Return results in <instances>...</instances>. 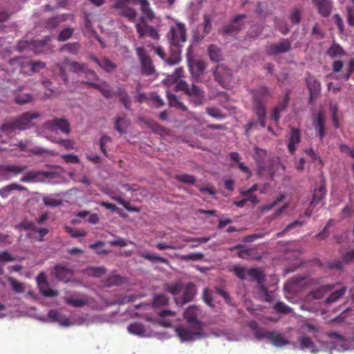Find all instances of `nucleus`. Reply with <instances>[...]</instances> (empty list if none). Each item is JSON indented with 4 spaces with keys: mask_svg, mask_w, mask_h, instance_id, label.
<instances>
[{
    "mask_svg": "<svg viewBox=\"0 0 354 354\" xmlns=\"http://www.w3.org/2000/svg\"><path fill=\"white\" fill-rule=\"evenodd\" d=\"M37 283L39 286L40 290L42 294L46 297H55L58 295L57 290L51 288H47L48 281L46 276L44 272H41L37 277Z\"/></svg>",
    "mask_w": 354,
    "mask_h": 354,
    "instance_id": "aec40b11",
    "label": "nucleus"
},
{
    "mask_svg": "<svg viewBox=\"0 0 354 354\" xmlns=\"http://www.w3.org/2000/svg\"><path fill=\"white\" fill-rule=\"evenodd\" d=\"M252 94V111L257 118L261 127H266V102L272 98L273 93L266 85H259L250 91Z\"/></svg>",
    "mask_w": 354,
    "mask_h": 354,
    "instance_id": "f03ea898",
    "label": "nucleus"
},
{
    "mask_svg": "<svg viewBox=\"0 0 354 354\" xmlns=\"http://www.w3.org/2000/svg\"><path fill=\"white\" fill-rule=\"evenodd\" d=\"M64 230L71 235V237L73 238L84 237L87 234V232L84 230L76 231L70 226H65Z\"/></svg>",
    "mask_w": 354,
    "mask_h": 354,
    "instance_id": "bf43d9fd",
    "label": "nucleus"
},
{
    "mask_svg": "<svg viewBox=\"0 0 354 354\" xmlns=\"http://www.w3.org/2000/svg\"><path fill=\"white\" fill-rule=\"evenodd\" d=\"M313 3L317 9L318 13L323 17H327L330 15L333 4L330 0H312Z\"/></svg>",
    "mask_w": 354,
    "mask_h": 354,
    "instance_id": "6ab92c4d",
    "label": "nucleus"
},
{
    "mask_svg": "<svg viewBox=\"0 0 354 354\" xmlns=\"http://www.w3.org/2000/svg\"><path fill=\"white\" fill-rule=\"evenodd\" d=\"M167 98L168 100L169 105L171 107H174L178 109H180L183 111H185L187 110V106L180 102L176 95L172 94L169 93V91L167 92Z\"/></svg>",
    "mask_w": 354,
    "mask_h": 354,
    "instance_id": "c9c22d12",
    "label": "nucleus"
},
{
    "mask_svg": "<svg viewBox=\"0 0 354 354\" xmlns=\"http://www.w3.org/2000/svg\"><path fill=\"white\" fill-rule=\"evenodd\" d=\"M9 65H15L19 64V71L21 73H27L26 68H30V61L23 57H17L10 59L8 62Z\"/></svg>",
    "mask_w": 354,
    "mask_h": 354,
    "instance_id": "72a5a7b5",
    "label": "nucleus"
},
{
    "mask_svg": "<svg viewBox=\"0 0 354 354\" xmlns=\"http://www.w3.org/2000/svg\"><path fill=\"white\" fill-rule=\"evenodd\" d=\"M232 271L238 278L241 280H245L246 279V277L249 276L250 269L247 270L244 266L236 265L233 266Z\"/></svg>",
    "mask_w": 354,
    "mask_h": 354,
    "instance_id": "8fccbe9b",
    "label": "nucleus"
},
{
    "mask_svg": "<svg viewBox=\"0 0 354 354\" xmlns=\"http://www.w3.org/2000/svg\"><path fill=\"white\" fill-rule=\"evenodd\" d=\"M26 167H20L15 165H0V180H8L10 179V173L18 174L23 172Z\"/></svg>",
    "mask_w": 354,
    "mask_h": 354,
    "instance_id": "2eb2a0df",
    "label": "nucleus"
},
{
    "mask_svg": "<svg viewBox=\"0 0 354 354\" xmlns=\"http://www.w3.org/2000/svg\"><path fill=\"white\" fill-rule=\"evenodd\" d=\"M250 279L255 280L257 282L259 290L268 296V291L264 285L265 274L263 270L259 268H252L249 272Z\"/></svg>",
    "mask_w": 354,
    "mask_h": 354,
    "instance_id": "ddd939ff",
    "label": "nucleus"
},
{
    "mask_svg": "<svg viewBox=\"0 0 354 354\" xmlns=\"http://www.w3.org/2000/svg\"><path fill=\"white\" fill-rule=\"evenodd\" d=\"M129 125L130 122L125 115L118 116L115 120V129L120 133H126Z\"/></svg>",
    "mask_w": 354,
    "mask_h": 354,
    "instance_id": "2f4dec72",
    "label": "nucleus"
},
{
    "mask_svg": "<svg viewBox=\"0 0 354 354\" xmlns=\"http://www.w3.org/2000/svg\"><path fill=\"white\" fill-rule=\"evenodd\" d=\"M203 20H204V24H203V37H204L205 35H207L211 32L212 28L210 15H209L207 14H205L203 15Z\"/></svg>",
    "mask_w": 354,
    "mask_h": 354,
    "instance_id": "e2e57ef3",
    "label": "nucleus"
},
{
    "mask_svg": "<svg viewBox=\"0 0 354 354\" xmlns=\"http://www.w3.org/2000/svg\"><path fill=\"white\" fill-rule=\"evenodd\" d=\"M165 290L169 292L173 295H178L181 290V284L180 283H175L169 284H165Z\"/></svg>",
    "mask_w": 354,
    "mask_h": 354,
    "instance_id": "0e129e2a",
    "label": "nucleus"
},
{
    "mask_svg": "<svg viewBox=\"0 0 354 354\" xmlns=\"http://www.w3.org/2000/svg\"><path fill=\"white\" fill-rule=\"evenodd\" d=\"M33 100V97L30 93H17L15 97V102L20 105H23Z\"/></svg>",
    "mask_w": 354,
    "mask_h": 354,
    "instance_id": "3c124183",
    "label": "nucleus"
},
{
    "mask_svg": "<svg viewBox=\"0 0 354 354\" xmlns=\"http://www.w3.org/2000/svg\"><path fill=\"white\" fill-rule=\"evenodd\" d=\"M41 114L36 111H26L19 117L6 121L1 127V129L6 132H12L15 129L26 130L32 125V120L40 118Z\"/></svg>",
    "mask_w": 354,
    "mask_h": 354,
    "instance_id": "7ed1b4c3",
    "label": "nucleus"
},
{
    "mask_svg": "<svg viewBox=\"0 0 354 354\" xmlns=\"http://www.w3.org/2000/svg\"><path fill=\"white\" fill-rule=\"evenodd\" d=\"M176 332L181 341H194L197 339H202L205 337L203 329H196L195 325L179 326L176 328Z\"/></svg>",
    "mask_w": 354,
    "mask_h": 354,
    "instance_id": "39448f33",
    "label": "nucleus"
},
{
    "mask_svg": "<svg viewBox=\"0 0 354 354\" xmlns=\"http://www.w3.org/2000/svg\"><path fill=\"white\" fill-rule=\"evenodd\" d=\"M263 339H267L273 346L281 347L289 344L281 333L275 331L266 330L263 335Z\"/></svg>",
    "mask_w": 354,
    "mask_h": 354,
    "instance_id": "f3484780",
    "label": "nucleus"
},
{
    "mask_svg": "<svg viewBox=\"0 0 354 354\" xmlns=\"http://www.w3.org/2000/svg\"><path fill=\"white\" fill-rule=\"evenodd\" d=\"M274 310L278 313L288 314L291 313L292 309L282 301H277L274 306Z\"/></svg>",
    "mask_w": 354,
    "mask_h": 354,
    "instance_id": "13d9d810",
    "label": "nucleus"
},
{
    "mask_svg": "<svg viewBox=\"0 0 354 354\" xmlns=\"http://www.w3.org/2000/svg\"><path fill=\"white\" fill-rule=\"evenodd\" d=\"M292 49L291 41L288 39H283L278 43L271 44L266 48L268 55L274 56L279 54L286 53Z\"/></svg>",
    "mask_w": 354,
    "mask_h": 354,
    "instance_id": "9d476101",
    "label": "nucleus"
},
{
    "mask_svg": "<svg viewBox=\"0 0 354 354\" xmlns=\"http://www.w3.org/2000/svg\"><path fill=\"white\" fill-rule=\"evenodd\" d=\"M248 326L254 331V335L257 339L261 340L263 339V335L266 332V330L260 328L256 321H250Z\"/></svg>",
    "mask_w": 354,
    "mask_h": 354,
    "instance_id": "a18cd8bd",
    "label": "nucleus"
},
{
    "mask_svg": "<svg viewBox=\"0 0 354 354\" xmlns=\"http://www.w3.org/2000/svg\"><path fill=\"white\" fill-rule=\"evenodd\" d=\"M346 263L344 261L341 260H335L331 262H328V268L330 270H336L338 271H342L344 269V265Z\"/></svg>",
    "mask_w": 354,
    "mask_h": 354,
    "instance_id": "338daca9",
    "label": "nucleus"
},
{
    "mask_svg": "<svg viewBox=\"0 0 354 354\" xmlns=\"http://www.w3.org/2000/svg\"><path fill=\"white\" fill-rule=\"evenodd\" d=\"M90 59L107 72H110L116 68V65L107 58L99 59L95 55H90Z\"/></svg>",
    "mask_w": 354,
    "mask_h": 354,
    "instance_id": "cd10ccee",
    "label": "nucleus"
},
{
    "mask_svg": "<svg viewBox=\"0 0 354 354\" xmlns=\"http://www.w3.org/2000/svg\"><path fill=\"white\" fill-rule=\"evenodd\" d=\"M117 95L124 106L129 110L131 106V100L126 90L123 88H119L117 91Z\"/></svg>",
    "mask_w": 354,
    "mask_h": 354,
    "instance_id": "4c0bfd02",
    "label": "nucleus"
},
{
    "mask_svg": "<svg viewBox=\"0 0 354 354\" xmlns=\"http://www.w3.org/2000/svg\"><path fill=\"white\" fill-rule=\"evenodd\" d=\"M246 17L245 15H238L232 21V22L223 28V32L226 34L237 32L242 27L241 20Z\"/></svg>",
    "mask_w": 354,
    "mask_h": 354,
    "instance_id": "b1692460",
    "label": "nucleus"
},
{
    "mask_svg": "<svg viewBox=\"0 0 354 354\" xmlns=\"http://www.w3.org/2000/svg\"><path fill=\"white\" fill-rule=\"evenodd\" d=\"M149 127L151 129V130L158 134L161 136L166 135L168 133V130L156 122H151L149 123Z\"/></svg>",
    "mask_w": 354,
    "mask_h": 354,
    "instance_id": "052dcab7",
    "label": "nucleus"
},
{
    "mask_svg": "<svg viewBox=\"0 0 354 354\" xmlns=\"http://www.w3.org/2000/svg\"><path fill=\"white\" fill-rule=\"evenodd\" d=\"M196 293V288L195 284L192 282L188 283L181 298L183 300L182 304L191 301L194 299Z\"/></svg>",
    "mask_w": 354,
    "mask_h": 354,
    "instance_id": "7c9ffc66",
    "label": "nucleus"
},
{
    "mask_svg": "<svg viewBox=\"0 0 354 354\" xmlns=\"http://www.w3.org/2000/svg\"><path fill=\"white\" fill-rule=\"evenodd\" d=\"M208 53L211 60L218 62L222 59L221 49L215 45H210L208 48Z\"/></svg>",
    "mask_w": 354,
    "mask_h": 354,
    "instance_id": "49530a36",
    "label": "nucleus"
},
{
    "mask_svg": "<svg viewBox=\"0 0 354 354\" xmlns=\"http://www.w3.org/2000/svg\"><path fill=\"white\" fill-rule=\"evenodd\" d=\"M139 4L140 10L142 12V16L140 17V23L145 22V20L152 21L155 18V15L152 9L150 8V4L148 0H140Z\"/></svg>",
    "mask_w": 354,
    "mask_h": 354,
    "instance_id": "5701e85b",
    "label": "nucleus"
},
{
    "mask_svg": "<svg viewBox=\"0 0 354 354\" xmlns=\"http://www.w3.org/2000/svg\"><path fill=\"white\" fill-rule=\"evenodd\" d=\"M198 309L196 306L188 307L184 313V317L190 324L195 325L196 328L203 329V323L197 319Z\"/></svg>",
    "mask_w": 354,
    "mask_h": 354,
    "instance_id": "a211bd4d",
    "label": "nucleus"
},
{
    "mask_svg": "<svg viewBox=\"0 0 354 354\" xmlns=\"http://www.w3.org/2000/svg\"><path fill=\"white\" fill-rule=\"evenodd\" d=\"M189 69L193 78L198 80L205 70V64L201 60L194 61L189 64Z\"/></svg>",
    "mask_w": 354,
    "mask_h": 354,
    "instance_id": "bb28decb",
    "label": "nucleus"
},
{
    "mask_svg": "<svg viewBox=\"0 0 354 354\" xmlns=\"http://www.w3.org/2000/svg\"><path fill=\"white\" fill-rule=\"evenodd\" d=\"M124 283V278L119 274H113L109 276L104 281V286L111 287L120 286Z\"/></svg>",
    "mask_w": 354,
    "mask_h": 354,
    "instance_id": "e433bc0d",
    "label": "nucleus"
},
{
    "mask_svg": "<svg viewBox=\"0 0 354 354\" xmlns=\"http://www.w3.org/2000/svg\"><path fill=\"white\" fill-rule=\"evenodd\" d=\"M168 297L165 295H156L153 301V305L156 307L165 306L168 304Z\"/></svg>",
    "mask_w": 354,
    "mask_h": 354,
    "instance_id": "69168bd1",
    "label": "nucleus"
},
{
    "mask_svg": "<svg viewBox=\"0 0 354 354\" xmlns=\"http://www.w3.org/2000/svg\"><path fill=\"white\" fill-rule=\"evenodd\" d=\"M313 125L318 131L320 140L323 141L324 138L326 135L325 121L323 115L320 113L317 114L316 120L314 122Z\"/></svg>",
    "mask_w": 354,
    "mask_h": 354,
    "instance_id": "f704fd0d",
    "label": "nucleus"
},
{
    "mask_svg": "<svg viewBox=\"0 0 354 354\" xmlns=\"http://www.w3.org/2000/svg\"><path fill=\"white\" fill-rule=\"evenodd\" d=\"M118 11V15L127 19L131 22H135L138 15L135 8L128 6V3L122 0H115L112 6Z\"/></svg>",
    "mask_w": 354,
    "mask_h": 354,
    "instance_id": "6e6552de",
    "label": "nucleus"
},
{
    "mask_svg": "<svg viewBox=\"0 0 354 354\" xmlns=\"http://www.w3.org/2000/svg\"><path fill=\"white\" fill-rule=\"evenodd\" d=\"M300 344L302 348H309L311 349L312 352H317V350H315V344L310 337H302L300 339Z\"/></svg>",
    "mask_w": 354,
    "mask_h": 354,
    "instance_id": "5fc2aeb1",
    "label": "nucleus"
},
{
    "mask_svg": "<svg viewBox=\"0 0 354 354\" xmlns=\"http://www.w3.org/2000/svg\"><path fill=\"white\" fill-rule=\"evenodd\" d=\"M136 53L140 62L141 73L150 76L155 73L156 68L153 62L143 47L136 48Z\"/></svg>",
    "mask_w": 354,
    "mask_h": 354,
    "instance_id": "423d86ee",
    "label": "nucleus"
},
{
    "mask_svg": "<svg viewBox=\"0 0 354 354\" xmlns=\"http://www.w3.org/2000/svg\"><path fill=\"white\" fill-rule=\"evenodd\" d=\"M180 259L185 261H198L202 260L204 258V254L201 252L191 253L189 254L181 255Z\"/></svg>",
    "mask_w": 354,
    "mask_h": 354,
    "instance_id": "680f3d73",
    "label": "nucleus"
},
{
    "mask_svg": "<svg viewBox=\"0 0 354 354\" xmlns=\"http://www.w3.org/2000/svg\"><path fill=\"white\" fill-rule=\"evenodd\" d=\"M64 63L70 66V70L75 73H86V65L80 64L77 62H72L68 58H65L64 60Z\"/></svg>",
    "mask_w": 354,
    "mask_h": 354,
    "instance_id": "37998d69",
    "label": "nucleus"
},
{
    "mask_svg": "<svg viewBox=\"0 0 354 354\" xmlns=\"http://www.w3.org/2000/svg\"><path fill=\"white\" fill-rule=\"evenodd\" d=\"M339 283L326 284L321 286L312 291H310L306 296V298L309 300L311 299H321L324 296L335 288Z\"/></svg>",
    "mask_w": 354,
    "mask_h": 354,
    "instance_id": "4468645a",
    "label": "nucleus"
},
{
    "mask_svg": "<svg viewBox=\"0 0 354 354\" xmlns=\"http://www.w3.org/2000/svg\"><path fill=\"white\" fill-rule=\"evenodd\" d=\"M176 91H183L189 97V102L194 106L202 105L205 100V91L203 88L192 84L189 85L185 80H179L175 86Z\"/></svg>",
    "mask_w": 354,
    "mask_h": 354,
    "instance_id": "20e7f679",
    "label": "nucleus"
},
{
    "mask_svg": "<svg viewBox=\"0 0 354 354\" xmlns=\"http://www.w3.org/2000/svg\"><path fill=\"white\" fill-rule=\"evenodd\" d=\"M85 84L97 89L106 98H111L113 96L112 91L107 86H102L95 83L84 82Z\"/></svg>",
    "mask_w": 354,
    "mask_h": 354,
    "instance_id": "09e8293b",
    "label": "nucleus"
},
{
    "mask_svg": "<svg viewBox=\"0 0 354 354\" xmlns=\"http://www.w3.org/2000/svg\"><path fill=\"white\" fill-rule=\"evenodd\" d=\"M306 84L307 88L309 91V93L313 94H319L321 91V84L320 82L315 78V77L311 75L308 73L306 77Z\"/></svg>",
    "mask_w": 354,
    "mask_h": 354,
    "instance_id": "a878e982",
    "label": "nucleus"
},
{
    "mask_svg": "<svg viewBox=\"0 0 354 354\" xmlns=\"http://www.w3.org/2000/svg\"><path fill=\"white\" fill-rule=\"evenodd\" d=\"M74 33V28L71 27H66L62 29L58 34L57 39L59 41H65L69 39Z\"/></svg>",
    "mask_w": 354,
    "mask_h": 354,
    "instance_id": "864d4df0",
    "label": "nucleus"
},
{
    "mask_svg": "<svg viewBox=\"0 0 354 354\" xmlns=\"http://www.w3.org/2000/svg\"><path fill=\"white\" fill-rule=\"evenodd\" d=\"M139 4L140 10L142 12V16L140 17V23L145 22V20L152 21L155 18V15L152 9L150 8V4L148 0H140Z\"/></svg>",
    "mask_w": 354,
    "mask_h": 354,
    "instance_id": "4be33fe9",
    "label": "nucleus"
},
{
    "mask_svg": "<svg viewBox=\"0 0 354 354\" xmlns=\"http://www.w3.org/2000/svg\"><path fill=\"white\" fill-rule=\"evenodd\" d=\"M214 76L215 80L223 87L227 86L232 80V70L223 64L216 66Z\"/></svg>",
    "mask_w": 354,
    "mask_h": 354,
    "instance_id": "1a4fd4ad",
    "label": "nucleus"
},
{
    "mask_svg": "<svg viewBox=\"0 0 354 354\" xmlns=\"http://www.w3.org/2000/svg\"><path fill=\"white\" fill-rule=\"evenodd\" d=\"M136 28L140 38H142L146 35H148L153 39H159V34L158 31L155 29L154 27L149 26L146 21L136 24Z\"/></svg>",
    "mask_w": 354,
    "mask_h": 354,
    "instance_id": "dca6fc26",
    "label": "nucleus"
},
{
    "mask_svg": "<svg viewBox=\"0 0 354 354\" xmlns=\"http://www.w3.org/2000/svg\"><path fill=\"white\" fill-rule=\"evenodd\" d=\"M54 274L59 280L68 281L72 276V270L64 266L57 265L54 268Z\"/></svg>",
    "mask_w": 354,
    "mask_h": 354,
    "instance_id": "c85d7f7f",
    "label": "nucleus"
},
{
    "mask_svg": "<svg viewBox=\"0 0 354 354\" xmlns=\"http://www.w3.org/2000/svg\"><path fill=\"white\" fill-rule=\"evenodd\" d=\"M128 331L133 335L143 336L145 333V329L142 324L134 322L128 326Z\"/></svg>",
    "mask_w": 354,
    "mask_h": 354,
    "instance_id": "c03bdc74",
    "label": "nucleus"
},
{
    "mask_svg": "<svg viewBox=\"0 0 354 354\" xmlns=\"http://www.w3.org/2000/svg\"><path fill=\"white\" fill-rule=\"evenodd\" d=\"M80 50V44L78 42H73L64 45L60 51H66L72 55H77Z\"/></svg>",
    "mask_w": 354,
    "mask_h": 354,
    "instance_id": "603ef678",
    "label": "nucleus"
},
{
    "mask_svg": "<svg viewBox=\"0 0 354 354\" xmlns=\"http://www.w3.org/2000/svg\"><path fill=\"white\" fill-rule=\"evenodd\" d=\"M254 158L258 165V174L259 176H263L265 174V169L261 165L263 162L265 158L266 157L267 152L265 149L259 148L258 147H254Z\"/></svg>",
    "mask_w": 354,
    "mask_h": 354,
    "instance_id": "393cba45",
    "label": "nucleus"
},
{
    "mask_svg": "<svg viewBox=\"0 0 354 354\" xmlns=\"http://www.w3.org/2000/svg\"><path fill=\"white\" fill-rule=\"evenodd\" d=\"M183 68L182 67H178L176 68L172 75L165 79L164 82H167V84L174 82H176L177 84L179 82V79L183 76Z\"/></svg>",
    "mask_w": 354,
    "mask_h": 354,
    "instance_id": "de8ad7c7",
    "label": "nucleus"
},
{
    "mask_svg": "<svg viewBox=\"0 0 354 354\" xmlns=\"http://www.w3.org/2000/svg\"><path fill=\"white\" fill-rule=\"evenodd\" d=\"M326 194V185L322 183L313 193V199L310 203V207H315L325 197Z\"/></svg>",
    "mask_w": 354,
    "mask_h": 354,
    "instance_id": "c756f323",
    "label": "nucleus"
},
{
    "mask_svg": "<svg viewBox=\"0 0 354 354\" xmlns=\"http://www.w3.org/2000/svg\"><path fill=\"white\" fill-rule=\"evenodd\" d=\"M347 290L346 286H343L342 288L333 292L326 299V304H331L336 302L338 299L342 297Z\"/></svg>",
    "mask_w": 354,
    "mask_h": 354,
    "instance_id": "79ce46f5",
    "label": "nucleus"
},
{
    "mask_svg": "<svg viewBox=\"0 0 354 354\" xmlns=\"http://www.w3.org/2000/svg\"><path fill=\"white\" fill-rule=\"evenodd\" d=\"M8 281H9L12 290L17 292V293H22L24 292V285L14 279L13 277H9L8 279Z\"/></svg>",
    "mask_w": 354,
    "mask_h": 354,
    "instance_id": "6e6d98bb",
    "label": "nucleus"
},
{
    "mask_svg": "<svg viewBox=\"0 0 354 354\" xmlns=\"http://www.w3.org/2000/svg\"><path fill=\"white\" fill-rule=\"evenodd\" d=\"M301 132L299 129L291 127L290 138L288 144V149L291 154L296 150V146L301 142Z\"/></svg>",
    "mask_w": 354,
    "mask_h": 354,
    "instance_id": "412c9836",
    "label": "nucleus"
},
{
    "mask_svg": "<svg viewBox=\"0 0 354 354\" xmlns=\"http://www.w3.org/2000/svg\"><path fill=\"white\" fill-rule=\"evenodd\" d=\"M46 129L54 131L59 129L62 132L68 134L71 131L70 124L68 120L63 118H55L48 120L44 124Z\"/></svg>",
    "mask_w": 354,
    "mask_h": 354,
    "instance_id": "9b49d317",
    "label": "nucleus"
},
{
    "mask_svg": "<svg viewBox=\"0 0 354 354\" xmlns=\"http://www.w3.org/2000/svg\"><path fill=\"white\" fill-rule=\"evenodd\" d=\"M170 45V56L167 59L169 65H175L180 62L183 44L187 40V28L182 22H176L170 26L167 34Z\"/></svg>",
    "mask_w": 354,
    "mask_h": 354,
    "instance_id": "f257e3e1",
    "label": "nucleus"
},
{
    "mask_svg": "<svg viewBox=\"0 0 354 354\" xmlns=\"http://www.w3.org/2000/svg\"><path fill=\"white\" fill-rule=\"evenodd\" d=\"M290 91H288L282 100L278 103L277 105H276L272 111L271 113V118L274 120V122L277 124L280 120L281 118V113L283 111H285L286 110V108L288 106L289 100H290Z\"/></svg>",
    "mask_w": 354,
    "mask_h": 354,
    "instance_id": "f8f14e48",
    "label": "nucleus"
},
{
    "mask_svg": "<svg viewBox=\"0 0 354 354\" xmlns=\"http://www.w3.org/2000/svg\"><path fill=\"white\" fill-rule=\"evenodd\" d=\"M26 188L19 184L17 183H12L8 185H6L2 188L0 189V196L3 198H6L9 196L10 193L14 190H18V191H24L26 190Z\"/></svg>",
    "mask_w": 354,
    "mask_h": 354,
    "instance_id": "473e14b6",
    "label": "nucleus"
},
{
    "mask_svg": "<svg viewBox=\"0 0 354 354\" xmlns=\"http://www.w3.org/2000/svg\"><path fill=\"white\" fill-rule=\"evenodd\" d=\"M176 179L181 183L192 185L196 181V178L194 176L188 174H180L176 176Z\"/></svg>",
    "mask_w": 354,
    "mask_h": 354,
    "instance_id": "774afa93",
    "label": "nucleus"
},
{
    "mask_svg": "<svg viewBox=\"0 0 354 354\" xmlns=\"http://www.w3.org/2000/svg\"><path fill=\"white\" fill-rule=\"evenodd\" d=\"M327 55L332 58L342 57L345 55V51L339 44L333 42L331 46L328 49Z\"/></svg>",
    "mask_w": 354,
    "mask_h": 354,
    "instance_id": "58836bf2",
    "label": "nucleus"
},
{
    "mask_svg": "<svg viewBox=\"0 0 354 354\" xmlns=\"http://www.w3.org/2000/svg\"><path fill=\"white\" fill-rule=\"evenodd\" d=\"M50 40V37L41 40H21L17 44V50L22 52L26 50H33L35 53L39 54L44 52L47 47V42Z\"/></svg>",
    "mask_w": 354,
    "mask_h": 354,
    "instance_id": "0eeeda50",
    "label": "nucleus"
},
{
    "mask_svg": "<svg viewBox=\"0 0 354 354\" xmlns=\"http://www.w3.org/2000/svg\"><path fill=\"white\" fill-rule=\"evenodd\" d=\"M65 19L63 16H55L47 19L44 22V27L46 29L52 30L57 28Z\"/></svg>",
    "mask_w": 354,
    "mask_h": 354,
    "instance_id": "ea45409f",
    "label": "nucleus"
},
{
    "mask_svg": "<svg viewBox=\"0 0 354 354\" xmlns=\"http://www.w3.org/2000/svg\"><path fill=\"white\" fill-rule=\"evenodd\" d=\"M206 113L211 117L217 119H223L225 118V114L223 113L222 111L216 107H207Z\"/></svg>",
    "mask_w": 354,
    "mask_h": 354,
    "instance_id": "4d7b16f0",
    "label": "nucleus"
},
{
    "mask_svg": "<svg viewBox=\"0 0 354 354\" xmlns=\"http://www.w3.org/2000/svg\"><path fill=\"white\" fill-rule=\"evenodd\" d=\"M140 256L142 258H144L145 259L148 260V261H151V263H158V262L162 263H165L166 265H168L169 263V261H168L167 259H166L165 257H162L158 256V255L154 254H152V253H151L149 252H146V253H142Z\"/></svg>",
    "mask_w": 354,
    "mask_h": 354,
    "instance_id": "a19ab883",
    "label": "nucleus"
}]
</instances>
